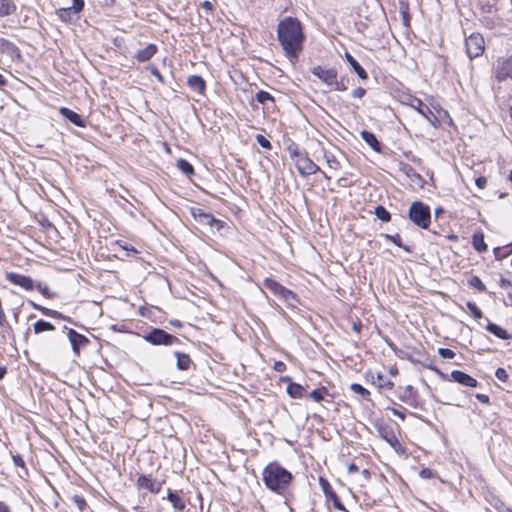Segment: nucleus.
I'll return each mask as SVG.
<instances>
[{"instance_id":"37998d69","label":"nucleus","mask_w":512,"mask_h":512,"mask_svg":"<svg viewBox=\"0 0 512 512\" xmlns=\"http://www.w3.org/2000/svg\"><path fill=\"white\" fill-rule=\"evenodd\" d=\"M74 14L73 13V9H71L70 7L68 8H61L59 10H57V15L59 17V19L63 22H70L72 17L71 15Z\"/></svg>"},{"instance_id":"0eeeda50","label":"nucleus","mask_w":512,"mask_h":512,"mask_svg":"<svg viewBox=\"0 0 512 512\" xmlns=\"http://www.w3.org/2000/svg\"><path fill=\"white\" fill-rule=\"evenodd\" d=\"M484 38L478 33H472L465 41L467 55L470 59L479 57L484 52Z\"/></svg>"},{"instance_id":"6e6552de","label":"nucleus","mask_w":512,"mask_h":512,"mask_svg":"<svg viewBox=\"0 0 512 512\" xmlns=\"http://www.w3.org/2000/svg\"><path fill=\"white\" fill-rule=\"evenodd\" d=\"M319 484H320V487H321L325 497L327 498L328 501H331L333 503V506L335 509H337L341 512H349L346 509V507L343 505V503L339 499L338 495L333 490L332 486L330 485L329 481L326 478L320 477Z\"/></svg>"},{"instance_id":"a878e982","label":"nucleus","mask_w":512,"mask_h":512,"mask_svg":"<svg viewBox=\"0 0 512 512\" xmlns=\"http://www.w3.org/2000/svg\"><path fill=\"white\" fill-rule=\"evenodd\" d=\"M497 78L500 81L505 78L512 80V55L503 62L501 69L497 72Z\"/></svg>"},{"instance_id":"4468645a","label":"nucleus","mask_w":512,"mask_h":512,"mask_svg":"<svg viewBox=\"0 0 512 512\" xmlns=\"http://www.w3.org/2000/svg\"><path fill=\"white\" fill-rule=\"evenodd\" d=\"M451 380L454 382H457L463 386L467 387H477L478 381L473 378L472 376L468 375L467 373L460 371V370H454L451 372Z\"/></svg>"},{"instance_id":"a18cd8bd","label":"nucleus","mask_w":512,"mask_h":512,"mask_svg":"<svg viewBox=\"0 0 512 512\" xmlns=\"http://www.w3.org/2000/svg\"><path fill=\"white\" fill-rule=\"evenodd\" d=\"M348 82H349V79L347 77L343 76L340 78V80H338L336 78V83H333V86H334L335 90L343 92L348 89V85H347Z\"/></svg>"},{"instance_id":"6e6d98bb","label":"nucleus","mask_w":512,"mask_h":512,"mask_svg":"<svg viewBox=\"0 0 512 512\" xmlns=\"http://www.w3.org/2000/svg\"><path fill=\"white\" fill-rule=\"evenodd\" d=\"M351 95L353 98L361 99L366 95V89L363 87H357L352 91Z\"/></svg>"},{"instance_id":"b1692460","label":"nucleus","mask_w":512,"mask_h":512,"mask_svg":"<svg viewBox=\"0 0 512 512\" xmlns=\"http://www.w3.org/2000/svg\"><path fill=\"white\" fill-rule=\"evenodd\" d=\"M287 394L294 399H301L306 394V389L298 383L290 381V384L287 386Z\"/></svg>"},{"instance_id":"1a4fd4ad","label":"nucleus","mask_w":512,"mask_h":512,"mask_svg":"<svg viewBox=\"0 0 512 512\" xmlns=\"http://www.w3.org/2000/svg\"><path fill=\"white\" fill-rule=\"evenodd\" d=\"M63 329L67 330V335L71 343L74 355L79 356L80 349L89 344V339L85 335L78 333L76 330L72 328L64 326Z\"/></svg>"},{"instance_id":"052dcab7","label":"nucleus","mask_w":512,"mask_h":512,"mask_svg":"<svg viewBox=\"0 0 512 512\" xmlns=\"http://www.w3.org/2000/svg\"><path fill=\"white\" fill-rule=\"evenodd\" d=\"M285 301L291 307H296V305L299 303V299L294 292H292V297L287 298Z\"/></svg>"},{"instance_id":"de8ad7c7","label":"nucleus","mask_w":512,"mask_h":512,"mask_svg":"<svg viewBox=\"0 0 512 512\" xmlns=\"http://www.w3.org/2000/svg\"><path fill=\"white\" fill-rule=\"evenodd\" d=\"M72 502L77 506L80 511H83L87 507V502L84 497L80 495H74L72 498Z\"/></svg>"},{"instance_id":"9b49d317","label":"nucleus","mask_w":512,"mask_h":512,"mask_svg":"<svg viewBox=\"0 0 512 512\" xmlns=\"http://www.w3.org/2000/svg\"><path fill=\"white\" fill-rule=\"evenodd\" d=\"M164 481H157L151 474H142L137 479V486L140 489H145L153 494H158L161 491Z\"/></svg>"},{"instance_id":"f8f14e48","label":"nucleus","mask_w":512,"mask_h":512,"mask_svg":"<svg viewBox=\"0 0 512 512\" xmlns=\"http://www.w3.org/2000/svg\"><path fill=\"white\" fill-rule=\"evenodd\" d=\"M312 74L318 77L322 82L332 86L336 83L338 72L335 68H325L323 66L313 67L311 70Z\"/></svg>"},{"instance_id":"2eb2a0df","label":"nucleus","mask_w":512,"mask_h":512,"mask_svg":"<svg viewBox=\"0 0 512 512\" xmlns=\"http://www.w3.org/2000/svg\"><path fill=\"white\" fill-rule=\"evenodd\" d=\"M158 52V47L156 44L150 43L145 48L138 50L134 58L140 62L144 63L149 61L154 55Z\"/></svg>"},{"instance_id":"4d7b16f0","label":"nucleus","mask_w":512,"mask_h":512,"mask_svg":"<svg viewBox=\"0 0 512 512\" xmlns=\"http://www.w3.org/2000/svg\"><path fill=\"white\" fill-rule=\"evenodd\" d=\"M420 476L423 478V479H432L434 478L435 474L434 472L429 469V468H424L420 471Z\"/></svg>"},{"instance_id":"423d86ee","label":"nucleus","mask_w":512,"mask_h":512,"mask_svg":"<svg viewBox=\"0 0 512 512\" xmlns=\"http://www.w3.org/2000/svg\"><path fill=\"white\" fill-rule=\"evenodd\" d=\"M377 433L381 439L387 442L395 452H403V447L395 435L393 428L390 425L378 423L375 425Z\"/></svg>"},{"instance_id":"5701e85b","label":"nucleus","mask_w":512,"mask_h":512,"mask_svg":"<svg viewBox=\"0 0 512 512\" xmlns=\"http://www.w3.org/2000/svg\"><path fill=\"white\" fill-rule=\"evenodd\" d=\"M187 85L192 89L193 91H196L200 94H204L206 90V82L205 80L199 76V75H191L187 79Z\"/></svg>"},{"instance_id":"338daca9","label":"nucleus","mask_w":512,"mask_h":512,"mask_svg":"<svg viewBox=\"0 0 512 512\" xmlns=\"http://www.w3.org/2000/svg\"><path fill=\"white\" fill-rule=\"evenodd\" d=\"M405 155H406V157H407L410 161H412V162H414V163H418V164H419V163L421 162V159H420L419 157H417V156L413 155L411 152L406 153Z\"/></svg>"},{"instance_id":"ddd939ff","label":"nucleus","mask_w":512,"mask_h":512,"mask_svg":"<svg viewBox=\"0 0 512 512\" xmlns=\"http://www.w3.org/2000/svg\"><path fill=\"white\" fill-rule=\"evenodd\" d=\"M6 279L17 286L24 288L27 291H32L35 289V281L26 275L10 272L6 274Z\"/></svg>"},{"instance_id":"a211bd4d","label":"nucleus","mask_w":512,"mask_h":512,"mask_svg":"<svg viewBox=\"0 0 512 512\" xmlns=\"http://www.w3.org/2000/svg\"><path fill=\"white\" fill-rule=\"evenodd\" d=\"M360 136L363 139V141L369 147H371V149H373L375 152H378V153L382 152V144L377 139V137L375 136L374 133L367 131V130H362L360 132Z\"/></svg>"},{"instance_id":"c03bdc74","label":"nucleus","mask_w":512,"mask_h":512,"mask_svg":"<svg viewBox=\"0 0 512 512\" xmlns=\"http://www.w3.org/2000/svg\"><path fill=\"white\" fill-rule=\"evenodd\" d=\"M468 284L480 292L486 291V286L483 284L482 280L478 276H472L468 280Z\"/></svg>"},{"instance_id":"f03ea898","label":"nucleus","mask_w":512,"mask_h":512,"mask_svg":"<svg viewBox=\"0 0 512 512\" xmlns=\"http://www.w3.org/2000/svg\"><path fill=\"white\" fill-rule=\"evenodd\" d=\"M293 479L292 473L278 462H270L262 472L265 487L277 494H283Z\"/></svg>"},{"instance_id":"6ab92c4d","label":"nucleus","mask_w":512,"mask_h":512,"mask_svg":"<svg viewBox=\"0 0 512 512\" xmlns=\"http://www.w3.org/2000/svg\"><path fill=\"white\" fill-rule=\"evenodd\" d=\"M344 57H345L346 61L349 63L351 70L353 72H355L361 80L368 79V73L366 72V70L359 64V62L349 52H345Z\"/></svg>"},{"instance_id":"8fccbe9b","label":"nucleus","mask_w":512,"mask_h":512,"mask_svg":"<svg viewBox=\"0 0 512 512\" xmlns=\"http://www.w3.org/2000/svg\"><path fill=\"white\" fill-rule=\"evenodd\" d=\"M325 157H326L328 166L331 169L337 170L340 168V162L336 159V157L334 155H325Z\"/></svg>"},{"instance_id":"dca6fc26","label":"nucleus","mask_w":512,"mask_h":512,"mask_svg":"<svg viewBox=\"0 0 512 512\" xmlns=\"http://www.w3.org/2000/svg\"><path fill=\"white\" fill-rule=\"evenodd\" d=\"M59 112L65 119H67L74 125H76L78 127H85V125H86L85 120L83 119V117L80 114L76 113L75 111H73L67 107H61Z\"/></svg>"},{"instance_id":"72a5a7b5","label":"nucleus","mask_w":512,"mask_h":512,"mask_svg":"<svg viewBox=\"0 0 512 512\" xmlns=\"http://www.w3.org/2000/svg\"><path fill=\"white\" fill-rule=\"evenodd\" d=\"M177 168L185 175L191 176L194 174V167L193 165L187 161L186 159H179L177 161Z\"/></svg>"},{"instance_id":"ea45409f","label":"nucleus","mask_w":512,"mask_h":512,"mask_svg":"<svg viewBox=\"0 0 512 512\" xmlns=\"http://www.w3.org/2000/svg\"><path fill=\"white\" fill-rule=\"evenodd\" d=\"M35 289H37L44 297H46L48 299H52L56 296L55 293H52L50 291L47 284H44L41 282L35 283Z\"/></svg>"},{"instance_id":"7ed1b4c3","label":"nucleus","mask_w":512,"mask_h":512,"mask_svg":"<svg viewBox=\"0 0 512 512\" xmlns=\"http://www.w3.org/2000/svg\"><path fill=\"white\" fill-rule=\"evenodd\" d=\"M408 218L421 229H428L431 223L430 207L422 201H414L409 207Z\"/></svg>"},{"instance_id":"680f3d73","label":"nucleus","mask_w":512,"mask_h":512,"mask_svg":"<svg viewBox=\"0 0 512 512\" xmlns=\"http://www.w3.org/2000/svg\"><path fill=\"white\" fill-rule=\"evenodd\" d=\"M0 326H2L4 328L11 329L4 311L2 313H0Z\"/></svg>"},{"instance_id":"4c0bfd02","label":"nucleus","mask_w":512,"mask_h":512,"mask_svg":"<svg viewBox=\"0 0 512 512\" xmlns=\"http://www.w3.org/2000/svg\"><path fill=\"white\" fill-rule=\"evenodd\" d=\"M263 286L276 295L283 285L272 278H265Z\"/></svg>"},{"instance_id":"49530a36","label":"nucleus","mask_w":512,"mask_h":512,"mask_svg":"<svg viewBox=\"0 0 512 512\" xmlns=\"http://www.w3.org/2000/svg\"><path fill=\"white\" fill-rule=\"evenodd\" d=\"M256 142L264 149L270 150L272 148L271 142L262 134L255 136Z\"/></svg>"},{"instance_id":"864d4df0","label":"nucleus","mask_w":512,"mask_h":512,"mask_svg":"<svg viewBox=\"0 0 512 512\" xmlns=\"http://www.w3.org/2000/svg\"><path fill=\"white\" fill-rule=\"evenodd\" d=\"M84 5V0H72V6L70 8L73 9L74 14H78L83 10Z\"/></svg>"},{"instance_id":"5fc2aeb1","label":"nucleus","mask_w":512,"mask_h":512,"mask_svg":"<svg viewBox=\"0 0 512 512\" xmlns=\"http://www.w3.org/2000/svg\"><path fill=\"white\" fill-rule=\"evenodd\" d=\"M152 75H154L159 82L164 83V78L155 65H150L148 68Z\"/></svg>"},{"instance_id":"412c9836","label":"nucleus","mask_w":512,"mask_h":512,"mask_svg":"<svg viewBox=\"0 0 512 512\" xmlns=\"http://www.w3.org/2000/svg\"><path fill=\"white\" fill-rule=\"evenodd\" d=\"M29 304L36 310L40 311L43 315L54 318V319H62L71 322V318L64 316L59 311L46 308L44 306L38 305L33 301H29Z\"/></svg>"},{"instance_id":"393cba45","label":"nucleus","mask_w":512,"mask_h":512,"mask_svg":"<svg viewBox=\"0 0 512 512\" xmlns=\"http://www.w3.org/2000/svg\"><path fill=\"white\" fill-rule=\"evenodd\" d=\"M167 499L172 504L174 509L178 511H183L186 507L184 500L179 496V494L176 491L168 489Z\"/></svg>"},{"instance_id":"473e14b6","label":"nucleus","mask_w":512,"mask_h":512,"mask_svg":"<svg viewBox=\"0 0 512 512\" xmlns=\"http://www.w3.org/2000/svg\"><path fill=\"white\" fill-rule=\"evenodd\" d=\"M381 236L385 238L387 241H390L394 243L396 246L402 248L404 251L411 252V248L402 243L401 236L398 233H396L395 235L382 234Z\"/></svg>"},{"instance_id":"20e7f679","label":"nucleus","mask_w":512,"mask_h":512,"mask_svg":"<svg viewBox=\"0 0 512 512\" xmlns=\"http://www.w3.org/2000/svg\"><path fill=\"white\" fill-rule=\"evenodd\" d=\"M142 337L153 346H173L181 343L178 337L156 327L150 328Z\"/></svg>"},{"instance_id":"cd10ccee","label":"nucleus","mask_w":512,"mask_h":512,"mask_svg":"<svg viewBox=\"0 0 512 512\" xmlns=\"http://www.w3.org/2000/svg\"><path fill=\"white\" fill-rule=\"evenodd\" d=\"M412 106L416 108V110L425 117L428 121L432 122L429 115H433L431 109L425 105L420 99L414 98Z\"/></svg>"},{"instance_id":"f3484780","label":"nucleus","mask_w":512,"mask_h":512,"mask_svg":"<svg viewBox=\"0 0 512 512\" xmlns=\"http://www.w3.org/2000/svg\"><path fill=\"white\" fill-rule=\"evenodd\" d=\"M0 52L12 59L20 58L21 56L19 48L14 43L4 38H0Z\"/></svg>"},{"instance_id":"f257e3e1","label":"nucleus","mask_w":512,"mask_h":512,"mask_svg":"<svg viewBox=\"0 0 512 512\" xmlns=\"http://www.w3.org/2000/svg\"><path fill=\"white\" fill-rule=\"evenodd\" d=\"M277 39L285 55L291 60L298 59L303 50L305 34L298 18L287 16L277 25Z\"/></svg>"},{"instance_id":"79ce46f5","label":"nucleus","mask_w":512,"mask_h":512,"mask_svg":"<svg viewBox=\"0 0 512 512\" xmlns=\"http://www.w3.org/2000/svg\"><path fill=\"white\" fill-rule=\"evenodd\" d=\"M255 99L260 104H265L267 101L274 102V97L267 91L260 90L256 93Z\"/></svg>"},{"instance_id":"9d476101","label":"nucleus","mask_w":512,"mask_h":512,"mask_svg":"<svg viewBox=\"0 0 512 512\" xmlns=\"http://www.w3.org/2000/svg\"><path fill=\"white\" fill-rule=\"evenodd\" d=\"M295 165L299 173L303 176L313 175L320 171L318 165H316L308 156L307 153L301 154L300 158L295 160Z\"/></svg>"},{"instance_id":"39448f33","label":"nucleus","mask_w":512,"mask_h":512,"mask_svg":"<svg viewBox=\"0 0 512 512\" xmlns=\"http://www.w3.org/2000/svg\"><path fill=\"white\" fill-rule=\"evenodd\" d=\"M190 213L192 217L200 224L210 226L211 228H214L216 231H220L223 226L224 222L216 219L211 213L205 212L203 209L198 207H192L190 208Z\"/></svg>"},{"instance_id":"0e129e2a","label":"nucleus","mask_w":512,"mask_h":512,"mask_svg":"<svg viewBox=\"0 0 512 512\" xmlns=\"http://www.w3.org/2000/svg\"><path fill=\"white\" fill-rule=\"evenodd\" d=\"M475 397L482 403H485V404H489L490 403V398L488 395L486 394H481V393H478L475 395Z\"/></svg>"},{"instance_id":"13d9d810","label":"nucleus","mask_w":512,"mask_h":512,"mask_svg":"<svg viewBox=\"0 0 512 512\" xmlns=\"http://www.w3.org/2000/svg\"><path fill=\"white\" fill-rule=\"evenodd\" d=\"M273 369L276 371V372H279V373H282L284 372L286 369H287V366L284 362L282 361H276L273 365Z\"/></svg>"},{"instance_id":"c85d7f7f","label":"nucleus","mask_w":512,"mask_h":512,"mask_svg":"<svg viewBox=\"0 0 512 512\" xmlns=\"http://www.w3.org/2000/svg\"><path fill=\"white\" fill-rule=\"evenodd\" d=\"M16 11V5L13 0H0V17L13 14Z\"/></svg>"},{"instance_id":"09e8293b","label":"nucleus","mask_w":512,"mask_h":512,"mask_svg":"<svg viewBox=\"0 0 512 512\" xmlns=\"http://www.w3.org/2000/svg\"><path fill=\"white\" fill-rule=\"evenodd\" d=\"M438 354L443 359H453L455 357V352L449 348H439Z\"/></svg>"},{"instance_id":"c9c22d12","label":"nucleus","mask_w":512,"mask_h":512,"mask_svg":"<svg viewBox=\"0 0 512 512\" xmlns=\"http://www.w3.org/2000/svg\"><path fill=\"white\" fill-rule=\"evenodd\" d=\"M376 217L381 220L382 222H389L391 221V213L382 205H378L375 207L374 211Z\"/></svg>"},{"instance_id":"f704fd0d","label":"nucleus","mask_w":512,"mask_h":512,"mask_svg":"<svg viewBox=\"0 0 512 512\" xmlns=\"http://www.w3.org/2000/svg\"><path fill=\"white\" fill-rule=\"evenodd\" d=\"M12 460H13L14 465L21 469V472L18 473L19 476L20 477L27 476L28 475V469H27V467L25 465V461L22 458V456L20 454H13L12 455Z\"/></svg>"},{"instance_id":"774afa93","label":"nucleus","mask_w":512,"mask_h":512,"mask_svg":"<svg viewBox=\"0 0 512 512\" xmlns=\"http://www.w3.org/2000/svg\"><path fill=\"white\" fill-rule=\"evenodd\" d=\"M406 404H408V405H409V406H411V407L418 408V406H419V402H418V394H416V395L413 397V400H412V401H408V402H406Z\"/></svg>"},{"instance_id":"7c9ffc66","label":"nucleus","mask_w":512,"mask_h":512,"mask_svg":"<svg viewBox=\"0 0 512 512\" xmlns=\"http://www.w3.org/2000/svg\"><path fill=\"white\" fill-rule=\"evenodd\" d=\"M33 330H34L35 334H40V333H43L46 331L55 330V326L48 321L38 320L37 322L34 323Z\"/></svg>"},{"instance_id":"a19ab883","label":"nucleus","mask_w":512,"mask_h":512,"mask_svg":"<svg viewBox=\"0 0 512 512\" xmlns=\"http://www.w3.org/2000/svg\"><path fill=\"white\" fill-rule=\"evenodd\" d=\"M350 389L354 393L361 395L365 400H369L370 392L365 387H363L361 384L353 383L350 386Z\"/></svg>"},{"instance_id":"e2e57ef3","label":"nucleus","mask_w":512,"mask_h":512,"mask_svg":"<svg viewBox=\"0 0 512 512\" xmlns=\"http://www.w3.org/2000/svg\"><path fill=\"white\" fill-rule=\"evenodd\" d=\"M499 285L503 289H508V288L512 287V282L509 279L501 278Z\"/></svg>"},{"instance_id":"69168bd1","label":"nucleus","mask_w":512,"mask_h":512,"mask_svg":"<svg viewBox=\"0 0 512 512\" xmlns=\"http://www.w3.org/2000/svg\"><path fill=\"white\" fill-rule=\"evenodd\" d=\"M201 7L206 10L207 12H212L213 11V4L210 2V1H204L202 4H201Z\"/></svg>"},{"instance_id":"4be33fe9","label":"nucleus","mask_w":512,"mask_h":512,"mask_svg":"<svg viewBox=\"0 0 512 512\" xmlns=\"http://www.w3.org/2000/svg\"><path fill=\"white\" fill-rule=\"evenodd\" d=\"M174 356L176 357V367L180 371H187L193 364L190 356L187 353L174 351Z\"/></svg>"},{"instance_id":"603ef678","label":"nucleus","mask_w":512,"mask_h":512,"mask_svg":"<svg viewBox=\"0 0 512 512\" xmlns=\"http://www.w3.org/2000/svg\"><path fill=\"white\" fill-rule=\"evenodd\" d=\"M495 376L501 382H507L509 379V375L504 368H497L495 371Z\"/></svg>"},{"instance_id":"bf43d9fd","label":"nucleus","mask_w":512,"mask_h":512,"mask_svg":"<svg viewBox=\"0 0 512 512\" xmlns=\"http://www.w3.org/2000/svg\"><path fill=\"white\" fill-rule=\"evenodd\" d=\"M475 184L479 189H484L487 185V179L484 176H479L475 180Z\"/></svg>"},{"instance_id":"c756f323","label":"nucleus","mask_w":512,"mask_h":512,"mask_svg":"<svg viewBox=\"0 0 512 512\" xmlns=\"http://www.w3.org/2000/svg\"><path fill=\"white\" fill-rule=\"evenodd\" d=\"M417 394V392L414 390V388L411 385H408L406 387L400 388L399 391V399L406 403L408 401H412L413 397Z\"/></svg>"},{"instance_id":"bb28decb","label":"nucleus","mask_w":512,"mask_h":512,"mask_svg":"<svg viewBox=\"0 0 512 512\" xmlns=\"http://www.w3.org/2000/svg\"><path fill=\"white\" fill-rule=\"evenodd\" d=\"M472 246L479 253H484L487 251L488 246L484 241L483 232L474 233L472 236Z\"/></svg>"},{"instance_id":"3c124183","label":"nucleus","mask_w":512,"mask_h":512,"mask_svg":"<svg viewBox=\"0 0 512 512\" xmlns=\"http://www.w3.org/2000/svg\"><path fill=\"white\" fill-rule=\"evenodd\" d=\"M288 151L290 153V156L292 159H297V158H300V155L301 154H305L306 152H302L299 150L298 146L295 145V144H292L288 147Z\"/></svg>"},{"instance_id":"58836bf2","label":"nucleus","mask_w":512,"mask_h":512,"mask_svg":"<svg viewBox=\"0 0 512 512\" xmlns=\"http://www.w3.org/2000/svg\"><path fill=\"white\" fill-rule=\"evenodd\" d=\"M466 307L475 319H480L483 317L482 310L473 301H467Z\"/></svg>"},{"instance_id":"2f4dec72","label":"nucleus","mask_w":512,"mask_h":512,"mask_svg":"<svg viewBox=\"0 0 512 512\" xmlns=\"http://www.w3.org/2000/svg\"><path fill=\"white\" fill-rule=\"evenodd\" d=\"M400 171L412 180H422L421 175L407 163H400Z\"/></svg>"},{"instance_id":"aec40b11","label":"nucleus","mask_w":512,"mask_h":512,"mask_svg":"<svg viewBox=\"0 0 512 512\" xmlns=\"http://www.w3.org/2000/svg\"><path fill=\"white\" fill-rule=\"evenodd\" d=\"M486 330L502 340H509L512 338V334H510L506 329L501 326L487 320Z\"/></svg>"},{"instance_id":"e433bc0d","label":"nucleus","mask_w":512,"mask_h":512,"mask_svg":"<svg viewBox=\"0 0 512 512\" xmlns=\"http://www.w3.org/2000/svg\"><path fill=\"white\" fill-rule=\"evenodd\" d=\"M328 389L324 386L314 389L311 391L308 396L312 398L315 402H321L326 395H328Z\"/></svg>"}]
</instances>
